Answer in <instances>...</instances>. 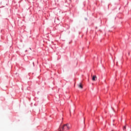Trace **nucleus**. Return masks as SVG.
I'll list each match as a JSON object with an SVG mask.
<instances>
[{"instance_id":"nucleus-1","label":"nucleus","mask_w":131,"mask_h":131,"mask_svg":"<svg viewBox=\"0 0 131 131\" xmlns=\"http://www.w3.org/2000/svg\"><path fill=\"white\" fill-rule=\"evenodd\" d=\"M97 79V76L96 75H94L92 77V80L93 81H95V80Z\"/></svg>"},{"instance_id":"nucleus-2","label":"nucleus","mask_w":131,"mask_h":131,"mask_svg":"<svg viewBox=\"0 0 131 131\" xmlns=\"http://www.w3.org/2000/svg\"><path fill=\"white\" fill-rule=\"evenodd\" d=\"M78 88L80 89H83L82 84L81 83H80L78 85Z\"/></svg>"},{"instance_id":"nucleus-3","label":"nucleus","mask_w":131,"mask_h":131,"mask_svg":"<svg viewBox=\"0 0 131 131\" xmlns=\"http://www.w3.org/2000/svg\"><path fill=\"white\" fill-rule=\"evenodd\" d=\"M126 128V126H124V128H123V129H125Z\"/></svg>"}]
</instances>
